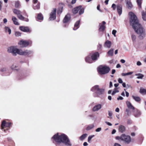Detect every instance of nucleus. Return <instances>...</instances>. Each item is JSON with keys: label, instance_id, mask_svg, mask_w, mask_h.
Instances as JSON below:
<instances>
[{"label": "nucleus", "instance_id": "obj_1", "mask_svg": "<svg viewBox=\"0 0 146 146\" xmlns=\"http://www.w3.org/2000/svg\"><path fill=\"white\" fill-rule=\"evenodd\" d=\"M129 15L130 16V25L138 35L139 38L141 39H143L145 36V30L139 23L137 16L133 13L130 12Z\"/></svg>", "mask_w": 146, "mask_h": 146}, {"label": "nucleus", "instance_id": "obj_2", "mask_svg": "<svg viewBox=\"0 0 146 146\" xmlns=\"http://www.w3.org/2000/svg\"><path fill=\"white\" fill-rule=\"evenodd\" d=\"M7 51L11 53L14 56L18 54L20 55L26 56L31 54L32 51L29 50H23L21 49L18 48L16 46H11L8 48Z\"/></svg>", "mask_w": 146, "mask_h": 146}, {"label": "nucleus", "instance_id": "obj_3", "mask_svg": "<svg viewBox=\"0 0 146 146\" xmlns=\"http://www.w3.org/2000/svg\"><path fill=\"white\" fill-rule=\"evenodd\" d=\"M52 139L56 142H62L68 146H71L72 145L67 136L64 134L58 135V133H57L52 137Z\"/></svg>", "mask_w": 146, "mask_h": 146}, {"label": "nucleus", "instance_id": "obj_4", "mask_svg": "<svg viewBox=\"0 0 146 146\" xmlns=\"http://www.w3.org/2000/svg\"><path fill=\"white\" fill-rule=\"evenodd\" d=\"M109 67L104 65H101L97 68L98 73L100 75H105L108 74L110 71Z\"/></svg>", "mask_w": 146, "mask_h": 146}, {"label": "nucleus", "instance_id": "obj_5", "mask_svg": "<svg viewBox=\"0 0 146 146\" xmlns=\"http://www.w3.org/2000/svg\"><path fill=\"white\" fill-rule=\"evenodd\" d=\"M115 138L119 141H123L126 143L129 144L131 141V140L130 136L126 135L125 134H122L120 137L117 136Z\"/></svg>", "mask_w": 146, "mask_h": 146}, {"label": "nucleus", "instance_id": "obj_6", "mask_svg": "<svg viewBox=\"0 0 146 146\" xmlns=\"http://www.w3.org/2000/svg\"><path fill=\"white\" fill-rule=\"evenodd\" d=\"M32 42L31 40H21L18 42V44L21 48L26 47L28 45H31Z\"/></svg>", "mask_w": 146, "mask_h": 146}, {"label": "nucleus", "instance_id": "obj_7", "mask_svg": "<svg viewBox=\"0 0 146 146\" xmlns=\"http://www.w3.org/2000/svg\"><path fill=\"white\" fill-rule=\"evenodd\" d=\"M56 9H54L51 12L50 15V17L49 19L50 21L54 20L56 18Z\"/></svg>", "mask_w": 146, "mask_h": 146}, {"label": "nucleus", "instance_id": "obj_8", "mask_svg": "<svg viewBox=\"0 0 146 146\" xmlns=\"http://www.w3.org/2000/svg\"><path fill=\"white\" fill-rule=\"evenodd\" d=\"M11 123L9 122H6L5 120L3 121L1 125V129H3L6 127H9L11 126Z\"/></svg>", "mask_w": 146, "mask_h": 146}, {"label": "nucleus", "instance_id": "obj_9", "mask_svg": "<svg viewBox=\"0 0 146 146\" xmlns=\"http://www.w3.org/2000/svg\"><path fill=\"white\" fill-rule=\"evenodd\" d=\"M91 58L93 61H96L97 60L99 56V54L98 52H96L91 54Z\"/></svg>", "mask_w": 146, "mask_h": 146}, {"label": "nucleus", "instance_id": "obj_10", "mask_svg": "<svg viewBox=\"0 0 146 146\" xmlns=\"http://www.w3.org/2000/svg\"><path fill=\"white\" fill-rule=\"evenodd\" d=\"M20 30L24 32H29L30 33L31 32V30L28 27H25L24 26L20 27Z\"/></svg>", "mask_w": 146, "mask_h": 146}, {"label": "nucleus", "instance_id": "obj_11", "mask_svg": "<svg viewBox=\"0 0 146 146\" xmlns=\"http://www.w3.org/2000/svg\"><path fill=\"white\" fill-rule=\"evenodd\" d=\"M102 105L98 104L92 108V111L94 112L100 110L102 108Z\"/></svg>", "mask_w": 146, "mask_h": 146}, {"label": "nucleus", "instance_id": "obj_12", "mask_svg": "<svg viewBox=\"0 0 146 146\" xmlns=\"http://www.w3.org/2000/svg\"><path fill=\"white\" fill-rule=\"evenodd\" d=\"M104 92V89L102 88H100V90L96 92L95 95L94 96L95 97H96L99 96L103 94Z\"/></svg>", "mask_w": 146, "mask_h": 146}, {"label": "nucleus", "instance_id": "obj_13", "mask_svg": "<svg viewBox=\"0 0 146 146\" xmlns=\"http://www.w3.org/2000/svg\"><path fill=\"white\" fill-rule=\"evenodd\" d=\"M112 43L111 41L107 40L105 42L104 44V47L108 48H110L111 46Z\"/></svg>", "mask_w": 146, "mask_h": 146}, {"label": "nucleus", "instance_id": "obj_14", "mask_svg": "<svg viewBox=\"0 0 146 146\" xmlns=\"http://www.w3.org/2000/svg\"><path fill=\"white\" fill-rule=\"evenodd\" d=\"M85 61L88 63H93V60L91 58V54H90L85 58Z\"/></svg>", "mask_w": 146, "mask_h": 146}, {"label": "nucleus", "instance_id": "obj_15", "mask_svg": "<svg viewBox=\"0 0 146 146\" xmlns=\"http://www.w3.org/2000/svg\"><path fill=\"white\" fill-rule=\"evenodd\" d=\"M106 23L105 22L103 21L102 22V24L100 23V27L99 28V30L100 31L103 32L105 28V27L104 25L106 24Z\"/></svg>", "mask_w": 146, "mask_h": 146}, {"label": "nucleus", "instance_id": "obj_16", "mask_svg": "<svg viewBox=\"0 0 146 146\" xmlns=\"http://www.w3.org/2000/svg\"><path fill=\"white\" fill-rule=\"evenodd\" d=\"M117 9L118 14L120 16L122 13V6L121 5H118L117 6Z\"/></svg>", "mask_w": 146, "mask_h": 146}, {"label": "nucleus", "instance_id": "obj_17", "mask_svg": "<svg viewBox=\"0 0 146 146\" xmlns=\"http://www.w3.org/2000/svg\"><path fill=\"white\" fill-rule=\"evenodd\" d=\"M70 14H67L64 17L63 20V22L64 23H66L68 22L70 19Z\"/></svg>", "mask_w": 146, "mask_h": 146}, {"label": "nucleus", "instance_id": "obj_18", "mask_svg": "<svg viewBox=\"0 0 146 146\" xmlns=\"http://www.w3.org/2000/svg\"><path fill=\"white\" fill-rule=\"evenodd\" d=\"M127 7L128 9H131L133 7V5L130 0H126L125 1Z\"/></svg>", "mask_w": 146, "mask_h": 146}, {"label": "nucleus", "instance_id": "obj_19", "mask_svg": "<svg viewBox=\"0 0 146 146\" xmlns=\"http://www.w3.org/2000/svg\"><path fill=\"white\" fill-rule=\"evenodd\" d=\"M125 127L122 125H121L119 126L118 128V130L121 133H123L125 132Z\"/></svg>", "mask_w": 146, "mask_h": 146}, {"label": "nucleus", "instance_id": "obj_20", "mask_svg": "<svg viewBox=\"0 0 146 146\" xmlns=\"http://www.w3.org/2000/svg\"><path fill=\"white\" fill-rule=\"evenodd\" d=\"M81 8V6H79L74 8L72 10V13L74 14L77 13Z\"/></svg>", "mask_w": 146, "mask_h": 146}, {"label": "nucleus", "instance_id": "obj_21", "mask_svg": "<svg viewBox=\"0 0 146 146\" xmlns=\"http://www.w3.org/2000/svg\"><path fill=\"white\" fill-rule=\"evenodd\" d=\"M80 23V20H78L76 22L74 25V27L73 28V30H76L79 28Z\"/></svg>", "mask_w": 146, "mask_h": 146}, {"label": "nucleus", "instance_id": "obj_22", "mask_svg": "<svg viewBox=\"0 0 146 146\" xmlns=\"http://www.w3.org/2000/svg\"><path fill=\"white\" fill-rule=\"evenodd\" d=\"M12 20L15 25H19V23L18 22V20L14 16L12 17Z\"/></svg>", "mask_w": 146, "mask_h": 146}, {"label": "nucleus", "instance_id": "obj_23", "mask_svg": "<svg viewBox=\"0 0 146 146\" xmlns=\"http://www.w3.org/2000/svg\"><path fill=\"white\" fill-rule=\"evenodd\" d=\"M40 3L39 2H38L36 4H34L33 5V8L35 10L38 9L40 8Z\"/></svg>", "mask_w": 146, "mask_h": 146}, {"label": "nucleus", "instance_id": "obj_24", "mask_svg": "<svg viewBox=\"0 0 146 146\" xmlns=\"http://www.w3.org/2000/svg\"><path fill=\"white\" fill-rule=\"evenodd\" d=\"M126 104L127 105V107L130 109H132L133 110H134L135 108H134L133 106L130 103V102H129V101H127L126 102Z\"/></svg>", "mask_w": 146, "mask_h": 146}, {"label": "nucleus", "instance_id": "obj_25", "mask_svg": "<svg viewBox=\"0 0 146 146\" xmlns=\"http://www.w3.org/2000/svg\"><path fill=\"white\" fill-rule=\"evenodd\" d=\"M114 50L113 48H111L108 52L107 54L109 56H112L113 55Z\"/></svg>", "mask_w": 146, "mask_h": 146}, {"label": "nucleus", "instance_id": "obj_26", "mask_svg": "<svg viewBox=\"0 0 146 146\" xmlns=\"http://www.w3.org/2000/svg\"><path fill=\"white\" fill-rule=\"evenodd\" d=\"M11 68L12 70H17L19 69L18 64H12Z\"/></svg>", "mask_w": 146, "mask_h": 146}, {"label": "nucleus", "instance_id": "obj_27", "mask_svg": "<svg viewBox=\"0 0 146 146\" xmlns=\"http://www.w3.org/2000/svg\"><path fill=\"white\" fill-rule=\"evenodd\" d=\"M139 92L141 94L143 95H145L146 94V90L143 88H141L140 89Z\"/></svg>", "mask_w": 146, "mask_h": 146}, {"label": "nucleus", "instance_id": "obj_28", "mask_svg": "<svg viewBox=\"0 0 146 146\" xmlns=\"http://www.w3.org/2000/svg\"><path fill=\"white\" fill-rule=\"evenodd\" d=\"M142 18L144 21H146V13L144 11L142 12Z\"/></svg>", "mask_w": 146, "mask_h": 146}, {"label": "nucleus", "instance_id": "obj_29", "mask_svg": "<svg viewBox=\"0 0 146 146\" xmlns=\"http://www.w3.org/2000/svg\"><path fill=\"white\" fill-rule=\"evenodd\" d=\"M94 125L93 124H92L88 125L86 128V129L87 130H90L92 129L94 127Z\"/></svg>", "mask_w": 146, "mask_h": 146}, {"label": "nucleus", "instance_id": "obj_30", "mask_svg": "<svg viewBox=\"0 0 146 146\" xmlns=\"http://www.w3.org/2000/svg\"><path fill=\"white\" fill-rule=\"evenodd\" d=\"M135 76H137V78L138 79H142L143 77H144V75L140 73H138L136 74L135 75Z\"/></svg>", "mask_w": 146, "mask_h": 146}, {"label": "nucleus", "instance_id": "obj_31", "mask_svg": "<svg viewBox=\"0 0 146 146\" xmlns=\"http://www.w3.org/2000/svg\"><path fill=\"white\" fill-rule=\"evenodd\" d=\"M37 19L40 20H42L43 17L41 13H39L38 14Z\"/></svg>", "mask_w": 146, "mask_h": 146}, {"label": "nucleus", "instance_id": "obj_32", "mask_svg": "<svg viewBox=\"0 0 146 146\" xmlns=\"http://www.w3.org/2000/svg\"><path fill=\"white\" fill-rule=\"evenodd\" d=\"M87 134L86 133L82 135L80 137V140H84L87 137Z\"/></svg>", "mask_w": 146, "mask_h": 146}, {"label": "nucleus", "instance_id": "obj_33", "mask_svg": "<svg viewBox=\"0 0 146 146\" xmlns=\"http://www.w3.org/2000/svg\"><path fill=\"white\" fill-rule=\"evenodd\" d=\"M13 12L15 14L17 15V16L20 14L21 13V12L20 11L16 9H15L13 10Z\"/></svg>", "mask_w": 146, "mask_h": 146}, {"label": "nucleus", "instance_id": "obj_34", "mask_svg": "<svg viewBox=\"0 0 146 146\" xmlns=\"http://www.w3.org/2000/svg\"><path fill=\"white\" fill-rule=\"evenodd\" d=\"M133 99L136 101L138 102L140 101L141 98L138 96H132Z\"/></svg>", "mask_w": 146, "mask_h": 146}, {"label": "nucleus", "instance_id": "obj_35", "mask_svg": "<svg viewBox=\"0 0 146 146\" xmlns=\"http://www.w3.org/2000/svg\"><path fill=\"white\" fill-rule=\"evenodd\" d=\"M98 86V85H95L91 88V90L93 92H96Z\"/></svg>", "mask_w": 146, "mask_h": 146}, {"label": "nucleus", "instance_id": "obj_36", "mask_svg": "<svg viewBox=\"0 0 146 146\" xmlns=\"http://www.w3.org/2000/svg\"><path fill=\"white\" fill-rule=\"evenodd\" d=\"M5 29L6 32H8L9 33V34H10L11 33V29L8 27H5Z\"/></svg>", "mask_w": 146, "mask_h": 146}, {"label": "nucleus", "instance_id": "obj_37", "mask_svg": "<svg viewBox=\"0 0 146 146\" xmlns=\"http://www.w3.org/2000/svg\"><path fill=\"white\" fill-rule=\"evenodd\" d=\"M17 17L19 19L21 20H23L25 19L24 17L21 15V13L17 15Z\"/></svg>", "mask_w": 146, "mask_h": 146}, {"label": "nucleus", "instance_id": "obj_38", "mask_svg": "<svg viewBox=\"0 0 146 146\" xmlns=\"http://www.w3.org/2000/svg\"><path fill=\"white\" fill-rule=\"evenodd\" d=\"M141 114V113L140 111L138 110H137L136 112L134 114V115L135 117H138L140 116Z\"/></svg>", "mask_w": 146, "mask_h": 146}, {"label": "nucleus", "instance_id": "obj_39", "mask_svg": "<svg viewBox=\"0 0 146 146\" xmlns=\"http://www.w3.org/2000/svg\"><path fill=\"white\" fill-rule=\"evenodd\" d=\"M137 2L139 8H141L142 0H137Z\"/></svg>", "mask_w": 146, "mask_h": 146}, {"label": "nucleus", "instance_id": "obj_40", "mask_svg": "<svg viewBox=\"0 0 146 146\" xmlns=\"http://www.w3.org/2000/svg\"><path fill=\"white\" fill-rule=\"evenodd\" d=\"M133 72H129L126 73H122L121 74V75L122 76H126L131 75L133 74Z\"/></svg>", "mask_w": 146, "mask_h": 146}, {"label": "nucleus", "instance_id": "obj_41", "mask_svg": "<svg viewBox=\"0 0 146 146\" xmlns=\"http://www.w3.org/2000/svg\"><path fill=\"white\" fill-rule=\"evenodd\" d=\"M94 136V135H91L89 136L88 139V142L90 143L91 142V139Z\"/></svg>", "mask_w": 146, "mask_h": 146}, {"label": "nucleus", "instance_id": "obj_42", "mask_svg": "<svg viewBox=\"0 0 146 146\" xmlns=\"http://www.w3.org/2000/svg\"><path fill=\"white\" fill-rule=\"evenodd\" d=\"M131 38L133 41V42H135L136 41V36L133 34H132L131 35Z\"/></svg>", "mask_w": 146, "mask_h": 146}, {"label": "nucleus", "instance_id": "obj_43", "mask_svg": "<svg viewBox=\"0 0 146 146\" xmlns=\"http://www.w3.org/2000/svg\"><path fill=\"white\" fill-rule=\"evenodd\" d=\"M119 90H118L117 88H115L111 94L113 95H114L115 93L118 92Z\"/></svg>", "mask_w": 146, "mask_h": 146}, {"label": "nucleus", "instance_id": "obj_44", "mask_svg": "<svg viewBox=\"0 0 146 146\" xmlns=\"http://www.w3.org/2000/svg\"><path fill=\"white\" fill-rule=\"evenodd\" d=\"M20 3L19 1H17L15 2V6L16 8H18L20 6Z\"/></svg>", "mask_w": 146, "mask_h": 146}, {"label": "nucleus", "instance_id": "obj_45", "mask_svg": "<svg viewBox=\"0 0 146 146\" xmlns=\"http://www.w3.org/2000/svg\"><path fill=\"white\" fill-rule=\"evenodd\" d=\"M79 14L80 15H81L83 14L84 12V9L83 8H80V10H79Z\"/></svg>", "mask_w": 146, "mask_h": 146}, {"label": "nucleus", "instance_id": "obj_46", "mask_svg": "<svg viewBox=\"0 0 146 146\" xmlns=\"http://www.w3.org/2000/svg\"><path fill=\"white\" fill-rule=\"evenodd\" d=\"M15 35L16 36H19L21 35V33L19 32H16L15 33Z\"/></svg>", "mask_w": 146, "mask_h": 146}, {"label": "nucleus", "instance_id": "obj_47", "mask_svg": "<svg viewBox=\"0 0 146 146\" xmlns=\"http://www.w3.org/2000/svg\"><path fill=\"white\" fill-rule=\"evenodd\" d=\"M118 62L117 60L114 61L113 60H111L110 62V63H117Z\"/></svg>", "mask_w": 146, "mask_h": 146}, {"label": "nucleus", "instance_id": "obj_48", "mask_svg": "<svg viewBox=\"0 0 146 146\" xmlns=\"http://www.w3.org/2000/svg\"><path fill=\"white\" fill-rule=\"evenodd\" d=\"M108 115L110 117V118H112V111H108Z\"/></svg>", "mask_w": 146, "mask_h": 146}, {"label": "nucleus", "instance_id": "obj_49", "mask_svg": "<svg viewBox=\"0 0 146 146\" xmlns=\"http://www.w3.org/2000/svg\"><path fill=\"white\" fill-rule=\"evenodd\" d=\"M111 7L113 8V10H115L116 8V5L115 4H113L111 6Z\"/></svg>", "mask_w": 146, "mask_h": 146}, {"label": "nucleus", "instance_id": "obj_50", "mask_svg": "<svg viewBox=\"0 0 146 146\" xmlns=\"http://www.w3.org/2000/svg\"><path fill=\"white\" fill-rule=\"evenodd\" d=\"M116 32H117L115 30H113L112 31V34L114 36H116L115 34H116Z\"/></svg>", "mask_w": 146, "mask_h": 146}, {"label": "nucleus", "instance_id": "obj_51", "mask_svg": "<svg viewBox=\"0 0 146 146\" xmlns=\"http://www.w3.org/2000/svg\"><path fill=\"white\" fill-rule=\"evenodd\" d=\"M100 5L99 4L98 5V6L97 7V9L100 12H102V11L100 9Z\"/></svg>", "mask_w": 146, "mask_h": 146}, {"label": "nucleus", "instance_id": "obj_52", "mask_svg": "<svg viewBox=\"0 0 146 146\" xmlns=\"http://www.w3.org/2000/svg\"><path fill=\"white\" fill-rule=\"evenodd\" d=\"M101 127H99L96 129V131L97 132H100L101 130Z\"/></svg>", "mask_w": 146, "mask_h": 146}, {"label": "nucleus", "instance_id": "obj_53", "mask_svg": "<svg viewBox=\"0 0 146 146\" xmlns=\"http://www.w3.org/2000/svg\"><path fill=\"white\" fill-rule=\"evenodd\" d=\"M118 81L119 83L121 84L123 83L122 80L121 78H119L118 80Z\"/></svg>", "mask_w": 146, "mask_h": 146}, {"label": "nucleus", "instance_id": "obj_54", "mask_svg": "<svg viewBox=\"0 0 146 146\" xmlns=\"http://www.w3.org/2000/svg\"><path fill=\"white\" fill-rule=\"evenodd\" d=\"M102 47V45L101 44H99L98 46V50L100 49Z\"/></svg>", "mask_w": 146, "mask_h": 146}, {"label": "nucleus", "instance_id": "obj_55", "mask_svg": "<svg viewBox=\"0 0 146 146\" xmlns=\"http://www.w3.org/2000/svg\"><path fill=\"white\" fill-rule=\"evenodd\" d=\"M33 4H36L38 2V0H33Z\"/></svg>", "mask_w": 146, "mask_h": 146}, {"label": "nucleus", "instance_id": "obj_56", "mask_svg": "<svg viewBox=\"0 0 146 146\" xmlns=\"http://www.w3.org/2000/svg\"><path fill=\"white\" fill-rule=\"evenodd\" d=\"M123 99V98L121 96H120L119 97L117 98V100H122Z\"/></svg>", "mask_w": 146, "mask_h": 146}, {"label": "nucleus", "instance_id": "obj_57", "mask_svg": "<svg viewBox=\"0 0 146 146\" xmlns=\"http://www.w3.org/2000/svg\"><path fill=\"white\" fill-rule=\"evenodd\" d=\"M7 20L6 18H4L3 20V23H6L7 22Z\"/></svg>", "mask_w": 146, "mask_h": 146}, {"label": "nucleus", "instance_id": "obj_58", "mask_svg": "<svg viewBox=\"0 0 146 146\" xmlns=\"http://www.w3.org/2000/svg\"><path fill=\"white\" fill-rule=\"evenodd\" d=\"M76 0H72L71 3L72 4H74L76 3Z\"/></svg>", "mask_w": 146, "mask_h": 146}, {"label": "nucleus", "instance_id": "obj_59", "mask_svg": "<svg viewBox=\"0 0 146 146\" xmlns=\"http://www.w3.org/2000/svg\"><path fill=\"white\" fill-rule=\"evenodd\" d=\"M105 122L108 125L111 126L112 125V124L109 122Z\"/></svg>", "mask_w": 146, "mask_h": 146}, {"label": "nucleus", "instance_id": "obj_60", "mask_svg": "<svg viewBox=\"0 0 146 146\" xmlns=\"http://www.w3.org/2000/svg\"><path fill=\"white\" fill-rule=\"evenodd\" d=\"M120 62H121V63L123 64V63H125V60H124L123 59H121L120 60Z\"/></svg>", "mask_w": 146, "mask_h": 146}, {"label": "nucleus", "instance_id": "obj_61", "mask_svg": "<svg viewBox=\"0 0 146 146\" xmlns=\"http://www.w3.org/2000/svg\"><path fill=\"white\" fill-rule=\"evenodd\" d=\"M115 72V69H112L111 71V74H114Z\"/></svg>", "mask_w": 146, "mask_h": 146}, {"label": "nucleus", "instance_id": "obj_62", "mask_svg": "<svg viewBox=\"0 0 146 146\" xmlns=\"http://www.w3.org/2000/svg\"><path fill=\"white\" fill-rule=\"evenodd\" d=\"M88 145V144L86 142H84L83 143L84 146H87Z\"/></svg>", "mask_w": 146, "mask_h": 146}, {"label": "nucleus", "instance_id": "obj_63", "mask_svg": "<svg viewBox=\"0 0 146 146\" xmlns=\"http://www.w3.org/2000/svg\"><path fill=\"white\" fill-rule=\"evenodd\" d=\"M119 109L118 108H116L115 110V111L116 112H119Z\"/></svg>", "mask_w": 146, "mask_h": 146}, {"label": "nucleus", "instance_id": "obj_64", "mask_svg": "<svg viewBox=\"0 0 146 146\" xmlns=\"http://www.w3.org/2000/svg\"><path fill=\"white\" fill-rule=\"evenodd\" d=\"M114 146H121L120 145L117 143H115L114 144Z\"/></svg>", "mask_w": 146, "mask_h": 146}]
</instances>
